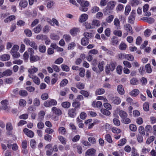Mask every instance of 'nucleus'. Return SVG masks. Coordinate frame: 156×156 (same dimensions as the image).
<instances>
[{"mask_svg": "<svg viewBox=\"0 0 156 156\" xmlns=\"http://www.w3.org/2000/svg\"><path fill=\"white\" fill-rule=\"evenodd\" d=\"M36 142L34 139H32L31 140L30 142V145L32 148H35L36 146Z\"/></svg>", "mask_w": 156, "mask_h": 156, "instance_id": "c03bdc74", "label": "nucleus"}, {"mask_svg": "<svg viewBox=\"0 0 156 156\" xmlns=\"http://www.w3.org/2000/svg\"><path fill=\"white\" fill-rule=\"evenodd\" d=\"M52 136L48 134H46L44 135V139L48 142H50L51 141Z\"/></svg>", "mask_w": 156, "mask_h": 156, "instance_id": "0e129e2a", "label": "nucleus"}, {"mask_svg": "<svg viewBox=\"0 0 156 156\" xmlns=\"http://www.w3.org/2000/svg\"><path fill=\"white\" fill-rule=\"evenodd\" d=\"M15 19V16L14 15H11L4 20V22L5 23L10 22Z\"/></svg>", "mask_w": 156, "mask_h": 156, "instance_id": "bb28decb", "label": "nucleus"}, {"mask_svg": "<svg viewBox=\"0 0 156 156\" xmlns=\"http://www.w3.org/2000/svg\"><path fill=\"white\" fill-rule=\"evenodd\" d=\"M78 3L80 5V10L82 12H86L88 10V6L89 5V2L85 0H77Z\"/></svg>", "mask_w": 156, "mask_h": 156, "instance_id": "f257e3e1", "label": "nucleus"}, {"mask_svg": "<svg viewBox=\"0 0 156 156\" xmlns=\"http://www.w3.org/2000/svg\"><path fill=\"white\" fill-rule=\"evenodd\" d=\"M28 76L33 80V81L36 84L39 85L40 83V80L37 76L31 74H29Z\"/></svg>", "mask_w": 156, "mask_h": 156, "instance_id": "20e7f679", "label": "nucleus"}, {"mask_svg": "<svg viewBox=\"0 0 156 156\" xmlns=\"http://www.w3.org/2000/svg\"><path fill=\"white\" fill-rule=\"evenodd\" d=\"M51 111L53 113L58 115H60L62 114L61 110L59 108L55 107H54L51 108Z\"/></svg>", "mask_w": 156, "mask_h": 156, "instance_id": "9d476101", "label": "nucleus"}, {"mask_svg": "<svg viewBox=\"0 0 156 156\" xmlns=\"http://www.w3.org/2000/svg\"><path fill=\"white\" fill-rule=\"evenodd\" d=\"M63 37L67 42H69L71 39V37L70 35L67 34H64L63 36Z\"/></svg>", "mask_w": 156, "mask_h": 156, "instance_id": "338daca9", "label": "nucleus"}, {"mask_svg": "<svg viewBox=\"0 0 156 156\" xmlns=\"http://www.w3.org/2000/svg\"><path fill=\"white\" fill-rule=\"evenodd\" d=\"M115 65L114 63L111 62L109 64L106 66L105 71L107 74H108L110 71H113L115 68Z\"/></svg>", "mask_w": 156, "mask_h": 156, "instance_id": "f03ea898", "label": "nucleus"}, {"mask_svg": "<svg viewBox=\"0 0 156 156\" xmlns=\"http://www.w3.org/2000/svg\"><path fill=\"white\" fill-rule=\"evenodd\" d=\"M144 20H145L147 22L149 23H152L154 21V19L151 17H146Z\"/></svg>", "mask_w": 156, "mask_h": 156, "instance_id": "680f3d73", "label": "nucleus"}, {"mask_svg": "<svg viewBox=\"0 0 156 156\" xmlns=\"http://www.w3.org/2000/svg\"><path fill=\"white\" fill-rule=\"evenodd\" d=\"M24 32L26 35L28 37H30L32 36L31 31L30 30L26 29L24 30Z\"/></svg>", "mask_w": 156, "mask_h": 156, "instance_id": "69168bd1", "label": "nucleus"}, {"mask_svg": "<svg viewBox=\"0 0 156 156\" xmlns=\"http://www.w3.org/2000/svg\"><path fill=\"white\" fill-rule=\"evenodd\" d=\"M143 108L145 111H148L149 110V104L148 102H146L144 104Z\"/></svg>", "mask_w": 156, "mask_h": 156, "instance_id": "864d4df0", "label": "nucleus"}, {"mask_svg": "<svg viewBox=\"0 0 156 156\" xmlns=\"http://www.w3.org/2000/svg\"><path fill=\"white\" fill-rule=\"evenodd\" d=\"M61 67L62 70L66 72H69V67L66 65L62 64L61 65Z\"/></svg>", "mask_w": 156, "mask_h": 156, "instance_id": "37998d69", "label": "nucleus"}, {"mask_svg": "<svg viewBox=\"0 0 156 156\" xmlns=\"http://www.w3.org/2000/svg\"><path fill=\"white\" fill-rule=\"evenodd\" d=\"M130 83L133 85H136L139 83V81L136 78H133L131 80Z\"/></svg>", "mask_w": 156, "mask_h": 156, "instance_id": "79ce46f5", "label": "nucleus"}, {"mask_svg": "<svg viewBox=\"0 0 156 156\" xmlns=\"http://www.w3.org/2000/svg\"><path fill=\"white\" fill-rule=\"evenodd\" d=\"M105 92V90L104 89H98L96 90L95 94L97 95H100L103 94Z\"/></svg>", "mask_w": 156, "mask_h": 156, "instance_id": "a18cd8bd", "label": "nucleus"}, {"mask_svg": "<svg viewBox=\"0 0 156 156\" xmlns=\"http://www.w3.org/2000/svg\"><path fill=\"white\" fill-rule=\"evenodd\" d=\"M80 30L79 28L78 27H73L70 30V33L73 36H75L77 34L79 33Z\"/></svg>", "mask_w": 156, "mask_h": 156, "instance_id": "6e6552de", "label": "nucleus"}, {"mask_svg": "<svg viewBox=\"0 0 156 156\" xmlns=\"http://www.w3.org/2000/svg\"><path fill=\"white\" fill-rule=\"evenodd\" d=\"M76 87L79 89H83L84 87V85L80 82L77 83L76 85Z\"/></svg>", "mask_w": 156, "mask_h": 156, "instance_id": "e2e57ef3", "label": "nucleus"}, {"mask_svg": "<svg viewBox=\"0 0 156 156\" xmlns=\"http://www.w3.org/2000/svg\"><path fill=\"white\" fill-rule=\"evenodd\" d=\"M105 139L107 141L110 143H111L112 142V140L111 138V136L109 134H107L105 135Z\"/></svg>", "mask_w": 156, "mask_h": 156, "instance_id": "09e8293b", "label": "nucleus"}, {"mask_svg": "<svg viewBox=\"0 0 156 156\" xmlns=\"http://www.w3.org/2000/svg\"><path fill=\"white\" fill-rule=\"evenodd\" d=\"M117 90L119 94L123 95L124 94V90L122 85H120L118 86L117 87Z\"/></svg>", "mask_w": 156, "mask_h": 156, "instance_id": "412c9836", "label": "nucleus"}, {"mask_svg": "<svg viewBox=\"0 0 156 156\" xmlns=\"http://www.w3.org/2000/svg\"><path fill=\"white\" fill-rule=\"evenodd\" d=\"M119 114L120 117L122 119L126 118L127 116V113L123 110L119 111Z\"/></svg>", "mask_w": 156, "mask_h": 156, "instance_id": "5701e85b", "label": "nucleus"}, {"mask_svg": "<svg viewBox=\"0 0 156 156\" xmlns=\"http://www.w3.org/2000/svg\"><path fill=\"white\" fill-rule=\"evenodd\" d=\"M135 19V16L133 15H130L128 18V22L131 24H133Z\"/></svg>", "mask_w": 156, "mask_h": 156, "instance_id": "49530a36", "label": "nucleus"}, {"mask_svg": "<svg viewBox=\"0 0 156 156\" xmlns=\"http://www.w3.org/2000/svg\"><path fill=\"white\" fill-rule=\"evenodd\" d=\"M57 104V102L55 100L52 99L45 101L44 103V106L48 107L51 106L56 105Z\"/></svg>", "mask_w": 156, "mask_h": 156, "instance_id": "7ed1b4c3", "label": "nucleus"}, {"mask_svg": "<svg viewBox=\"0 0 156 156\" xmlns=\"http://www.w3.org/2000/svg\"><path fill=\"white\" fill-rule=\"evenodd\" d=\"M116 5V2L113 1H110L108 3L107 7L109 9H112Z\"/></svg>", "mask_w": 156, "mask_h": 156, "instance_id": "a211bd4d", "label": "nucleus"}, {"mask_svg": "<svg viewBox=\"0 0 156 156\" xmlns=\"http://www.w3.org/2000/svg\"><path fill=\"white\" fill-rule=\"evenodd\" d=\"M72 106L74 108V109L78 110L80 107V104L77 101H74L72 103Z\"/></svg>", "mask_w": 156, "mask_h": 156, "instance_id": "c85d7f7f", "label": "nucleus"}, {"mask_svg": "<svg viewBox=\"0 0 156 156\" xmlns=\"http://www.w3.org/2000/svg\"><path fill=\"white\" fill-rule=\"evenodd\" d=\"M50 38L51 39L54 40H58L59 39V36L54 34H51L50 35Z\"/></svg>", "mask_w": 156, "mask_h": 156, "instance_id": "8fccbe9b", "label": "nucleus"}, {"mask_svg": "<svg viewBox=\"0 0 156 156\" xmlns=\"http://www.w3.org/2000/svg\"><path fill=\"white\" fill-rule=\"evenodd\" d=\"M91 25L93 27V29L95 28L96 27H99L101 24L100 21L97 20H93L91 23Z\"/></svg>", "mask_w": 156, "mask_h": 156, "instance_id": "6ab92c4d", "label": "nucleus"}, {"mask_svg": "<svg viewBox=\"0 0 156 156\" xmlns=\"http://www.w3.org/2000/svg\"><path fill=\"white\" fill-rule=\"evenodd\" d=\"M33 104L35 106H38L40 104V101L39 99L38 98H35L33 101Z\"/></svg>", "mask_w": 156, "mask_h": 156, "instance_id": "c9c22d12", "label": "nucleus"}, {"mask_svg": "<svg viewBox=\"0 0 156 156\" xmlns=\"http://www.w3.org/2000/svg\"><path fill=\"white\" fill-rule=\"evenodd\" d=\"M131 10V7L129 5L126 6L125 9V14L126 16L128 15Z\"/></svg>", "mask_w": 156, "mask_h": 156, "instance_id": "ea45409f", "label": "nucleus"}, {"mask_svg": "<svg viewBox=\"0 0 156 156\" xmlns=\"http://www.w3.org/2000/svg\"><path fill=\"white\" fill-rule=\"evenodd\" d=\"M30 61L35 62L41 60V58L37 55H33L30 56Z\"/></svg>", "mask_w": 156, "mask_h": 156, "instance_id": "2eb2a0df", "label": "nucleus"}, {"mask_svg": "<svg viewBox=\"0 0 156 156\" xmlns=\"http://www.w3.org/2000/svg\"><path fill=\"white\" fill-rule=\"evenodd\" d=\"M101 111L103 114L105 115L108 116L111 114L110 112L106 109L104 108L101 109Z\"/></svg>", "mask_w": 156, "mask_h": 156, "instance_id": "e433bc0d", "label": "nucleus"}, {"mask_svg": "<svg viewBox=\"0 0 156 156\" xmlns=\"http://www.w3.org/2000/svg\"><path fill=\"white\" fill-rule=\"evenodd\" d=\"M61 105L64 108H68L70 107L71 104L69 102L65 101L63 102L62 103Z\"/></svg>", "mask_w": 156, "mask_h": 156, "instance_id": "473e14b6", "label": "nucleus"}, {"mask_svg": "<svg viewBox=\"0 0 156 156\" xmlns=\"http://www.w3.org/2000/svg\"><path fill=\"white\" fill-rule=\"evenodd\" d=\"M96 150L94 148L88 149L86 152L85 156H95Z\"/></svg>", "mask_w": 156, "mask_h": 156, "instance_id": "423d86ee", "label": "nucleus"}, {"mask_svg": "<svg viewBox=\"0 0 156 156\" xmlns=\"http://www.w3.org/2000/svg\"><path fill=\"white\" fill-rule=\"evenodd\" d=\"M139 155L137 152V150L134 147H132L131 151V156H139Z\"/></svg>", "mask_w": 156, "mask_h": 156, "instance_id": "de8ad7c7", "label": "nucleus"}, {"mask_svg": "<svg viewBox=\"0 0 156 156\" xmlns=\"http://www.w3.org/2000/svg\"><path fill=\"white\" fill-rule=\"evenodd\" d=\"M114 16L113 15H110L106 19V21L108 23H110L113 20Z\"/></svg>", "mask_w": 156, "mask_h": 156, "instance_id": "4d7b16f0", "label": "nucleus"}, {"mask_svg": "<svg viewBox=\"0 0 156 156\" xmlns=\"http://www.w3.org/2000/svg\"><path fill=\"white\" fill-rule=\"evenodd\" d=\"M38 69L36 67H34L32 68L29 69L28 70V72L29 73V74H31L33 75V74H34L36 73L38 71Z\"/></svg>", "mask_w": 156, "mask_h": 156, "instance_id": "72a5a7b5", "label": "nucleus"}, {"mask_svg": "<svg viewBox=\"0 0 156 156\" xmlns=\"http://www.w3.org/2000/svg\"><path fill=\"white\" fill-rule=\"evenodd\" d=\"M79 75L81 77H83L85 75V70L83 68H81L79 69Z\"/></svg>", "mask_w": 156, "mask_h": 156, "instance_id": "6e6d98bb", "label": "nucleus"}, {"mask_svg": "<svg viewBox=\"0 0 156 156\" xmlns=\"http://www.w3.org/2000/svg\"><path fill=\"white\" fill-rule=\"evenodd\" d=\"M88 17L87 15L86 14H83L80 17L79 21L80 22H83L87 19Z\"/></svg>", "mask_w": 156, "mask_h": 156, "instance_id": "4be33fe9", "label": "nucleus"}, {"mask_svg": "<svg viewBox=\"0 0 156 156\" xmlns=\"http://www.w3.org/2000/svg\"><path fill=\"white\" fill-rule=\"evenodd\" d=\"M124 8V6L121 4H119L116 8V10L117 12H119L122 10Z\"/></svg>", "mask_w": 156, "mask_h": 156, "instance_id": "bf43d9fd", "label": "nucleus"}, {"mask_svg": "<svg viewBox=\"0 0 156 156\" xmlns=\"http://www.w3.org/2000/svg\"><path fill=\"white\" fill-rule=\"evenodd\" d=\"M41 29V26L40 25H38L36 27L33 29L34 32L36 34L39 33Z\"/></svg>", "mask_w": 156, "mask_h": 156, "instance_id": "f704fd0d", "label": "nucleus"}, {"mask_svg": "<svg viewBox=\"0 0 156 156\" xmlns=\"http://www.w3.org/2000/svg\"><path fill=\"white\" fill-rule=\"evenodd\" d=\"M52 23H50V24L51 26H54L55 24L57 26L59 27V24L58 20L55 18L52 19Z\"/></svg>", "mask_w": 156, "mask_h": 156, "instance_id": "603ef678", "label": "nucleus"}, {"mask_svg": "<svg viewBox=\"0 0 156 156\" xmlns=\"http://www.w3.org/2000/svg\"><path fill=\"white\" fill-rule=\"evenodd\" d=\"M139 90L137 89H134L130 93V94L132 96L135 97L137 96L139 93Z\"/></svg>", "mask_w": 156, "mask_h": 156, "instance_id": "7c9ffc66", "label": "nucleus"}, {"mask_svg": "<svg viewBox=\"0 0 156 156\" xmlns=\"http://www.w3.org/2000/svg\"><path fill=\"white\" fill-rule=\"evenodd\" d=\"M92 106L94 108H101L102 106V103L100 101L96 102L94 101L92 102Z\"/></svg>", "mask_w": 156, "mask_h": 156, "instance_id": "ddd939ff", "label": "nucleus"}, {"mask_svg": "<svg viewBox=\"0 0 156 156\" xmlns=\"http://www.w3.org/2000/svg\"><path fill=\"white\" fill-rule=\"evenodd\" d=\"M154 139V136H151L148 138L146 141V143L148 144H149L152 142Z\"/></svg>", "mask_w": 156, "mask_h": 156, "instance_id": "3c124183", "label": "nucleus"}, {"mask_svg": "<svg viewBox=\"0 0 156 156\" xmlns=\"http://www.w3.org/2000/svg\"><path fill=\"white\" fill-rule=\"evenodd\" d=\"M83 35L84 36V37H86L87 39L91 38L93 37V34L87 32H85L83 33Z\"/></svg>", "mask_w": 156, "mask_h": 156, "instance_id": "a19ab883", "label": "nucleus"}, {"mask_svg": "<svg viewBox=\"0 0 156 156\" xmlns=\"http://www.w3.org/2000/svg\"><path fill=\"white\" fill-rule=\"evenodd\" d=\"M39 50L41 52L44 53L45 52L46 50V47L44 45H40L39 46Z\"/></svg>", "mask_w": 156, "mask_h": 156, "instance_id": "4c0bfd02", "label": "nucleus"}, {"mask_svg": "<svg viewBox=\"0 0 156 156\" xmlns=\"http://www.w3.org/2000/svg\"><path fill=\"white\" fill-rule=\"evenodd\" d=\"M6 129L9 131H10L12 130L13 127L12 124L10 123H8L6 125Z\"/></svg>", "mask_w": 156, "mask_h": 156, "instance_id": "774afa93", "label": "nucleus"}, {"mask_svg": "<svg viewBox=\"0 0 156 156\" xmlns=\"http://www.w3.org/2000/svg\"><path fill=\"white\" fill-rule=\"evenodd\" d=\"M124 30L130 34L133 33V29L131 26L129 24H126L124 26Z\"/></svg>", "mask_w": 156, "mask_h": 156, "instance_id": "0eeeda50", "label": "nucleus"}, {"mask_svg": "<svg viewBox=\"0 0 156 156\" xmlns=\"http://www.w3.org/2000/svg\"><path fill=\"white\" fill-rule=\"evenodd\" d=\"M105 34L107 37H109L111 35V29L107 28L105 31Z\"/></svg>", "mask_w": 156, "mask_h": 156, "instance_id": "052dcab7", "label": "nucleus"}, {"mask_svg": "<svg viewBox=\"0 0 156 156\" xmlns=\"http://www.w3.org/2000/svg\"><path fill=\"white\" fill-rule=\"evenodd\" d=\"M19 48V47L16 45H14L12 48L10 53H13L15 52H17Z\"/></svg>", "mask_w": 156, "mask_h": 156, "instance_id": "5fc2aeb1", "label": "nucleus"}, {"mask_svg": "<svg viewBox=\"0 0 156 156\" xmlns=\"http://www.w3.org/2000/svg\"><path fill=\"white\" fill-rule=\"evenodd\" d=\"M125 59L129 61H133L134 60V57L131 54L126 55L125 56Z\"/></svg>", "mask_w": 156, "mask_h": 156, "instance_id": "13d9d810", "label": "nucleus"}, {"mask_svg": "<svg viewBox=\"0 0 156 156\" xmlns=\"http://www.w3.org/2000/svg\"><path fill=\"white\" fill-rule=\"evenodd\" d=\"M12 71L9 69H7L2 72L3 76H10L12 74Z\"/></svg>", "mask_w": 156, "mask_h": 156, "instance_id": "393cba45", "label": "nucleus"}, {"mask_svg": "<svg viewBox=\"0 0 156 156\" xmlns=\"http://www.w3.org/2000/svg\"><path fill=\"white\" fill-rule=\"evenodd\" d=\"M58 138L62 144H66V140L63 136H58Z\"/></svg>", "mask_w": 156, "mask_h": 156, "instance_id": "2f4dec72", "label": "nucleus"}, {"mask_svg": "<svg viewBox=\"0 0 156 156\" xmlns=\"http://www.w3.org/2000/svg\"><path fill=\"white\" fill-rule=\"evenodd\" d=\"M68 114L69 117L72 118L74 117L76 115V110L73 108L69 109L68 111Z\"/></svg>", "mask_w": 156, "mask_h": 156, "instance_id": "4468645a", "label": "nucleus"}, {"mask_svg": "<svg viewBox=\"0 0 156 156\" xmlns=\"http://www.w3.org/2000/svg\"><path fill=\"white\" fill-rule=\"evenodd\" d=\"M113 23L116 29H120V23L118 18H115L114 20Z\"/></svg>", "mask_w": 156, "mask_h": 156, "instance_id": "f8f14e48", "label": "nucleus"}, {"mask_svg": "<svg viewBox=\"0 0 156 156\" xmlns=\"http://www.w3.org/2000/svg\"><path fill=\"white\" fill-rule=\"evenodd\" d=\"M68 81L66 79H64L62 80L60 83V86L61 87H63L68 84Z\"/></svg>", "mask_w": 156, "mask_h": 156, "instance_id": "c756f323", "label": "nucleus"}, {"mask_svg": "<svg viewBox=\"0 0 156 156\" xmlns=\"http://www.w3.org/2000/svg\"><path fill=\"white\" fill-rule=\"evenodd\" d=\"M89 42V40L86 37H83L81 40V44L83 46L88 45Z\"/></svg>", "mask_w": 156, "mask_h": 156, "instance_id": "a878e982", "label": "nucleus"}, {"mask_svg": "<svg viewBox=\"0 0 156 156\" xmlns=\"http://www.w3.org/2000/svg\"><path fill=\"white\" fill-rule=\"evenodd\" d=\"M24 133L28 137L32 138L34 136V133L31 130L25 128L23 130Z\"/></svg>", "mask_w": 156, "mask_h": 156, "instance_id": "39448f33", "label": "nucleus"}, {"mask_svg": "<svg viewBox=\"0 0 156 156\" xmlns=\"http://www.w3.org/2000/svg\"><path fill=\"white\" fill-rule=\"evenodd\" d=\"M28 5L27 2L26 0H21L19 3L20 6L23 8L26 7Z\"/></svg>", "mask_w": 156, "mask_h": 156, "instance_id": "cd10ccee", "label": "nucleus"}, {"mask_svg": "<svg viewBox=\"0 0 156 156\" xmlns=\"http://www.w3.org/2000/svg\"><path fill=\"white\" fill-rule=\"evenodd\" d=\"M9 55L7 54H4L0 56V59L2 61L9 60L10 58Z\"/></svg>", "mask_w": 156, "mask_h": 156, "instance_id": "f3484780", "label": "nucleus"}, {"mask_svg": "<svg viewBox=\"0 0 156 156\" xmlns=\"http://www.w3.org/2000/svg\"><path fill=\"white\" fill-rule=\"evenodd\" d=\"M119 42L118 38L115 36L113 37L111 39V44L113 45H117Z\"/></svg>", "mask_w": 156, "mask_h": 156, "instance_id": "dca6fc26", "label": "nucleus"}, {"mask_svg": "<svg viewBox=\"0 0 156 156\" xmlns=\"http://www.w3.org/2000/svg\"><path fill=\"white\" fill-rule=\"evenodd\" d=\"M111 100L113 104L118 105L121 102L120 98L117 97H113L111 99Z\"/></svg>", "mask_w": 156, "mask_h": 156, "instance_id": "1a4fd4ad", "label": "nucleus"}, {"mask_svg": "<svg viewBox=\"0 0 156 156\" xmlns=\"http://www.w3.org/2000/svg\"><path fill=\"white\" fill-rule=\"evenodd\" d=\"M1 104L2 105L1 107L2 109L6 110L8 108V101L7 100H5L2 101L1 102Z\"/></svg>", "mask_w": 156, "mask_h": 156, "instance_id": "aec40b11", "label": "nucleus"}, {"mask_svg": "<svg viewBox=\"0 0 156 156\" xmlns=\"http://www.w3.org/2000/svg\"><path fill=\"white\" fill-rule=\"evenodd\" d=\"M145 69L146 72L150 73L152 72V69L151 68V65L150 64H147L145 66Z\"/></svg>", "mask_w": 156, "mask_h": 156, "instance_id": "58836bf2", "label": "nucleus"}, {"mask_svg": "<svg viewBox=\"0 0 156 156\" xmlns=\"http://www.w3.org/2000/svg\"><path fill=\"white\" fill-rule=\"evenodd\" d=\"M129 4L132 7H136L140 4V0H130Z\"/></svg>", "mask_w": 156, "mask_h": 156, "instance_id": "9b49d317", "label": "nucleus"}, {"mask_svg": "<svg viewBox=\"0 0 156 156\" xmlns=\"http://www.w3.org/2000/svg\"><path fill=\"white\" fill-rule=\"evenodd\" d=\"M58 131L59 134L62 135H65L67 133L66 129L63 127H59L58 129Z\"/></svg>", "mask_w": 156, "mask_h": 156, "instance_id": "b1692460", "label": "nucleus"}]
</instances>
